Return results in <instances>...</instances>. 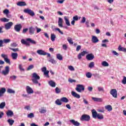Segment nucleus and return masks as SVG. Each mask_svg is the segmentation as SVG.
<instances>
[{"label":"nucleus","instance_id":"55","mask_svg":"<svg viewBox=\"0 0 126 126\" xmlns=\"http://www.w3.org/2000/svg\"><path fill=\"white\" fill-rule=\"evenodd\" d=\"M98 90L99 91V92H104V88L103 87H98Z\"/></svg>","mask_w":126,"mask_h":126},{"label":"nucleus","instance_id":"22","mask_svg":"<svg viewBox=\"0 0 126 126\" xmlns=\"http://www.w3.org/2000/svg\"><path fill=\"white\" fill-rule=\"evenodd\" d=\"M92 43H98L99 42V39H98V38L96 36H93L92 38Z\"/></svg>","mask_w":126,"mask_h":126},{"label":"nucleus","instance_id":"16","mask_svg":"<svg viewBox=\"0 0 126 126\" xmlns=\"http://www.w3.org/2000/svg\"><path fill=\"white\" fill-rule=\"evenodd\" d=\"M92 114L93 118H94V119H97L98 113H97V111H96L95 109H93V110H92Z\"/></svg>","mask_w":126,"mask_h":126},{"label":"nucleus","instance_id":"54","mask_svg":"<svg viewBox=\"0 0 126 126\" xmlns=\"http://www.w3.org/2000/svg\"><path fill=\"white\" fill-rule=\"evenodd\" d=\"M19 69L21 71H25L24 68H22V65L21 64H19Z\"/></svg>","mask_w":126,"mask_h":126},{"label":"nucleus","instance_id":"61","mask_svg":"<svg viewBox=\"0 0 126 126\" xmlns=\"http://www.w3.org/2000/svg\"><path fill=\"white\" fill-rule=\"evenodd\" d=\"M112 53L115 55V56H117V57H119V53H118L117 52H116L115 51H112Z\"/></svg>","mask_w":126,"mask_h":126},{"label":"nucleus","instance_id":"6","mask_svg":"<svg viewBox=\"0 0 126 126\" xmlns=\"http://www.w3.org/2000/svg\"><path fill=\"white\" fill-rule=\"evenodd\" d=\"M1 57L2 59H4V62L6 63H8V64H11L10 63V60L8 59V56L6 54H1Z\"/></svg>","mask_w":126,"mask_h":126},{"label":"nucleus","instance_id":"32","mask_svg":"<svg viewBox=\"0 0 126 126\" xmlns=\"http://www.w3.org/2000/svg\"><path fill=\"white\" fill-rule=\"evenodd\" d=\"M48 62H49V63H53V64H56V63H57V61L55 60V59L52 58L49 59Z\"/></svg>","mask_w":126,"mask_h":126},{"label":"nucleus","instance_id":"35","mask_svg":"<svg viewBox=\"0 0 126 126\" xmlns=\"http://www.w3.org/2000/svg\"><path fill=\"white\" fill-rule=\"evenodd\" d=\"M106 110H107L109 112H111L113 109L112 108V106L108 105L105 106Z\"/></svg>","mask_w":126,"mask_h":126},{"label":"nucleus","instance_id":"21","mask_svg":"<svg viewBox=\"0 0 126 126\" xmlns=\"http://www.w3.org/2000/svg\"><path fill=\"white\" fill-rule=\"evenodd\" d=\"M11 56L12 60H17V58H18V54L17 53H12Z\"/></svg>","mask_w":126,"mask_h":126},{"label":"nucleus","instance_id":"9","mask_svg":"<svg viewBox=\"0 0 126 126\" xmlns=\"http://www.w3.org/2000/svg\"><path fill=\"white\" fill-rule=\"evenodd\" d=\"M41 70L42 72H44V75H46V77H49V70H47V67H43L41 68Z\"/></svg>","mask_w":126,"mask_h":126},{"label":"nucleus","instance_id":"62","mask_svg":"<svg viewBox=\"0 0 126 126\" xmlns=\"http://www.w3.org/2000/svg\"><path fill=\"white\" fill-rule=\"evenodd\" d=\"M81 49V46L78 45L77 46L76 50L77 52H79V51Z\"/></svg>","mask_w":126,"mask_h":126},{"label":"nucleus","instance_id":"8","mask_svg":"<svg viewBox=\"0 0 126 126\" xmlns=\"http://www.w3.org/2000/svg\"><path fill=\"white\" fill-rule=\"evenodd\" d=\"M12 25H13V23L12 22L7 23L4 25V28L6 30H8L11 28Z\"/></svg>","mask_w":126,"mask_h":126},{"label":"nucleus","instance_id":"45","mask_svg":"<svg viewBox=\"0 0 126 126\" xmlns=\"http://www.w3.org/2000/svg\"><path fill=\"white\" fill-rule=\"evenodd\" d=\"M5 107V103L4 102H1L0 104V109H3Z\"/></svg>","mask_w":126,"mask_h":126},{"label":"nucleus","instance_id":"33","mask_svg":"<svg viewBox=\"0 0 126 126\" xmlns=\"http://www.w3.org/2000/svg\"><path fill=\"white\" fill-rule=\"evenodd\" d=\"M7 93H9V94H15V91L11 89H8L7 90Z\"/></svg>","mask_w":126,"mask_h":126},{"label":"nucleus","instance_id":"3","mask_svg":"<svg viewBox=\"0 0 126 126\" xmlns=\"http://www.w3.org/2000/svg\"><path fill=\"white\" fill-rule=\"evenodd\" d=\"M75 90L77 92H79L80 93H81L82 91H84V90H85V88L84 87V86H83V85L78 84L76 86Z\"/></svg>","mask_w":126,"mask_h":126},{"label":"nucleus","instance_id":"59","mask_svg":"<svg viewBox=\"0 0 126 126\" xmlns=\"http://www.w3.org/2000/svg\"><path fill=\"white\" fill-rule=\"evenodd\" d=\"M35 29L36 30L37 33H39V32L42 31V29L38 28V27H35Z\"/></svg>","mask_w":126,"mask_h":126},{"label":"nucleus","instance_id":"15","mask_svg":"<svg viewBox=\"0 0 126 126\" xmlns=\"http://www.w3.org/2000/svg\"><path fill=\"white\" fill-rule=\"evenodd\" d=\"M71 93V95H72V96H73V97H74V98H76L77 99H80V95L78 94L75 92L72 91Z\"/></svg>","mask_w":126,"mask_h":126},{"label":"nucleus","instance_id":"56","mask_svg":"<svg viewBox=\"0 0 126 126\" xmlns=\"http://www.w3.org/2000/svg\"><path fill=\"white\" fill-rule=\"evenodd\" d=\"M86 21V18H85V17H83L81 21V23H85Z\"/></svg>","mask_w":126,"mask_h":126},{"label":"nucleus","instance_id":"64","mask_svg":"<svg viewBox=\"0 0 126 126\" xmlns=\"http://www.w3.org/2000/svg\"><path fill=\"white\" fill-rule=\"evenodd\" d=\"M68 68L71 71H74V68L73 67V66H69Z\"/></svg>","mask_w":126,"mask_h":126},{"label":"nucleus","instance_id":"57","mask_svg":"<svg viewBox=\"0 0 126 126\" xmlns=\"http://www.w3.org/2000/svg\"><path fill=\"white\" fill-rule=\"evenodd\" d=\"M10 78L11 79H12L13 80H15V79H16V78H17V76H16L15 75L11 76H10Z\"/></svg>","mask_w":126,"mask_h":126},{"label":"nucleus","instance_id":"2","mask_svg":"<svg viewBox=\"0 0 126 126\" xmlns=\"http://www.w3.org/2000/svg\"><path fill=\"white\" fill-rule=\"evenodd\" d=\"M2 67H3V66H0V73L1 72L2 74H3V75L5 76L6 75H7V74L9 73V66H6L5 67V70H3L2 71H1V68H2Z\"/></svg>","mask_w":126,"mask_h":126},{"label":"nucleus","instance_id":"58","mask_svg":"<svg viewBox=\"0 0 126 126\" xmlns=\"http://www.w3.org/2000/svg\"><path fill=\"white\" fill-rule=\"evenodd\" d=\"M28 30H29L28 28L24 29L22 32L23 34H25V33H26Z\"/></svg>","mask_w":126,"mask_h":126},{"label":"nucleus","instance_id":"52","mask_svg":"<svg viewBox=\"0 0 126 126\" xmlns=\"http://www.w3.org/2000/svg\"><path fill=\"white\" fill-rule=\"evenodd\" d=\"M55 92H56V94H59L61 93V89H60L58 87L56 88Z\"/></svg>","mask_w":126,"mask_h":126},{"label":"nucleus","instance_id":"37","mask_svg":"<svg viewBox=\"0 0 126 126\" xmlns=\"http://www.w3.org/2000/svg\"><path fill=\"white\" fill-rule=\"evenodd\" d=\"M56 58L59 61H63V56L60 54H57Z\"/></svg>","mask_w":126,"mask_h":126},{"label":"nucleus","instance_id":"29","mask_svg":"<svg viewBox=\"0 0 126 126\" xmlns=\"http://www.w3.org/2000/svg\"><path fill=\"white\" fill-rule=\"evenodd\" d=\"M6 115L7 117H12L13 116V112L11 110H8L7 112H6Z\"/></svg>","mask_w":126,"mask_h":126},{"label":"nucleus","instance_id":"5","mask_svg":"<svg viewBox=\"0 0 126 126\" xmlns=\"http://www.w3.org/2000/svg\"><path fill=\"white\" fill-rule=\"evenodd\" d=\"M24 12L25 13H27V14H29V15H30L31 16H35V13L34 11L29 8L25 9L24 10Z\"/></svg>","mask_w":126,"mask_h":126},{"label":"nucleus","instance_id":"7","mask_svg":"<svg viewBox=\"0 0 126 126\" xmlns=\"http://www.w3.org/2000/svg\"><path fill=\"white\" fill-rule=\"evenodd\" d=\"M110 93L114 98H118V91L116 89H111Z\"/></svg>","mask_w":126,"mask_h":126},{"label":"nucleus","instance_id":"24","mask_svg":"<svg viewBox=\"0 0 126 126\" xmlns=\"http://www.w3.org/2000/svg\"><path fill=\"white\" fill-rule=\"evenodd\" d=\"M17 5H18L19 6H25L27 5V4H26V2L25 1H19L17 3Z\"/></svg>","mask_w":126,"mask_h":126},{"label":"nucleus","instance_id":"50","mask_svg":"<svg viewBox=\"0 0 126 126\" xmlns=\"http://www.w3.org/2000/svg\"><path fill=\"white\" fill-rule=\"evenodd\" d=\"M34 68V65L33 64H31L30 65H29L28 66V67L27 68V70H31V69Z\"/></svg>","mask_w":126,"mask_h":126},{"label":"nucleus","instance_id":"10","mask_svg":"<svg viewBox=\"0 0 126 126\" xmlns=\"http://www.w3.org/2000/svg\"><path fill=\"white\" fill-rule=\"evenodd\" d=\"M94 58H95V57L92 53L89 54L86 56V58L88 61H92V60L94 59Z\"/></svg>","mask_w":126,"mask_h":126},{"label":"nucleus","instance_id":"28","mask_svg":"<svg viewBox=\"0 0 126 126\" xmlns=\"http://www.w3.org/2000/svg\"><path fill=\"white\" fill-rule=\"evenodd\" d=\"M92 99L94 101V102H103V99L100 98L92 97Z\"/></svg>","mask_w":126,"mask_h":126},{"label":"nucleus","instance_id":"36","mask_svg":"<svg viewBox=\"0 0 126 126\" xmlns=\"http://www.w3.org/2000/svg\"><path fill=\"white\" fill-rule=\"evenodd\" d=\"M0 21H1V22H8L9 19H7L6 18H2L0 19Z\"/></svg>","mask_w":126,"mask_h":126},{"label":"nucleus","instance_id":"44","mask_svg":"<svg viewBox=\"0 0 126 126\" xmlns=\"http://www.w3.org/2000/svg\"><path fill=\"white\" fill-rule=\"evenodd\" d=\"M2 41L3 43H4V44H8V43H10V39H4Z\"/></svg>","mask_w":126,"mask_h":126},{"label":"nucleus","instance_id":"46","mask_svg":"<svg viewBox=\"0 0 126 126\" xmlns=\"http://www.w3.org/2000/svg\"><path fill=\"white\" fill-rule=\"evenodd\" d=\"M94 65H95V63H94V62H91L89 63V67H90V68H92V67H94Z\"/></svg>","mask_w":126,"mask_h":126},{"label":"nucleus","instance_id":"31","mask_svg":"<svg viewBox=\"0 0 126 126\" xmlns=\"http://www.w3.org/2000/svg\"><path fill=\"white\" fill-rule=\"evenodd\" d=\"M49 84L51 87H56V83L54 81L51 80L49 82Z\"/></svg>","mask_w":126,"mask_h":126},{"label":"nucleus","instance_id":"17","mask_svg":"<svg viewBox=\"0 0 126 126\" xmlns=\"http://www.w3.org/2000/svg\"><path fill=\"white\" fill-rule=\"evenodd\" d=\"M70 123L72 124V125H73V126H80V123H79L77 121H75V120H74L73 119L70 120Z\"/></svg>","mask_w":126,"mask_h":126},{"label":"nucleus","instance_id":"18","mask_svg":"<svg viewBox=\"0 0 126 126\" xmlns=\"http://www.w3.org/2000/svg\"><path fill=\"white\" fill-rule=\"evenodd\" d=\"M70 123L72 124V125H73V126H80V123H79L77 121H75V120H74L73 119L70 120Z\"/></svg>","mask_w":126,"mask_h":126},{"label":"nucleus","instance_id":"49","mask_svg":"<svg viewBox=\"0 0 126 126\" xmlns=\"http://www.w3.org/2000/svg\"><path fill=\"white\" fill-rule=\"evenodd\" d=\"M86 77H87L88 78H91L92 76V74H91V73L90 72H88L86 73Z\"/></svg>","mask_w":126,"mask_h":126},{"label":"nucleus","instance_id":"39","mask_svg":"<svg viewBox=\"0 0 126 126\" xmlns=\"http://www.w3.org/2000/svg\"><path fill=\"white\" fill-rule=\"evenodd\" d=\"M53 31H55V30L56 31H58V32H59V33H60V34H61L62 35H63V32H62V31H61V29H60L59 28H56V29H53Z\"/></svg>","mask_w":126,"mask_h":126},{"label":"nucleus","instance_id":"1","mask_svg":"<svg viewBox=\"0 0 126 126\" xmlns=\"http://www.w3.org/2000/svg\"><path fill=\"white\" fill-rule=\"evenodd\" d=\"M32 81L34 84H38L39 83L38 80H40V76L38 75L36 73H32Z\"/></svg>","mask_w":126,"mask_h":126},{"label":"nucleus","instance_id":"13","mask_svg":"<svg viewBox=\"0 0 126 126\" xmlns=\"http://www.w3.org/2000/svg\"><path fill=\"white\" fill-rule=\"evenodd\" d=\"M87 54H88V52L85 51H84L81 53H79V55H78V60H81L82 57H84V56H85V55H87Z\"/></svg>","mask_w":126,"mask_h":126},{"label":"nucleus","instance_id":"26","mask_svg":"<svg viewBox=\"0 0 126 126\" xmlns=\"http://www.w3.org/2000/svg\"><path fill=\"white\" fill-rule=\"evenodd\" d=\"M64 19L65 20L66 25H67V26H70V23H69V20H68L67 17H64Z\"/></svg>","mask_w":126,"mask_h":126},{"label":"nucleus","instance_id":"38","mask_svg":"<svg viewBox=\"0 0 126 126\" xmlns=\"http://www.w3.org/2000/svg\"><path fill=\"white\" fill-rule=\"evenodd\" d=\"M7 123H8L10 126H12L14 124V120L11 119H8L7 120Z\"/></svg>","mask_w":126,"mask_h":126},{"label":"nucleus","instance_id":"40","mask_svg":"<svg viewBox=\"0 0 126 126\" xmlns=\"http://www.w3.org/2000/svg\"><path fill=\"white\" fill-rule=\"evenodd\" d=\"M98 120H103L104 116L102 114H98L97 116L96 117Z\"/></svg>","mask_w":126,"mask_h":126},{"label":"nucleus","instance_id":"30","mask_svg":"<svg viewBox=\"0 0 126 126\" xmlns=\"http://www.w3.org/2000/svg\"><path fill=\"white\" fill-rule=\"evenodd\" d=\"M27 41H28V42H30V43H31L32 44H33V45H36V42L35 40H32V39L29 38H27Z\"/></svg>","mask_w":126,"mask_h":126},{"label":"nucleus","instance_id":"23","mask_svg":"<svg viewBox=\"0 0 126 126\" xmlns=\"http://www.w3.org/2000/svg\"><path fill=\"white\" fill-rule=\"evenodd\" d=\"M6 91V89H5V88H2L0 90V97H2V96H3V94L5 93Z\"/></svg>","mask_w":126,"mask_h":126},{"label":"nucleus","instance_id":"11","mask_svg":"<svg viewBox=\"0 0 126 126\" xmlns=\"http://www.w3.org/2000/svg\"><path fill=\"white\" fill-rule=\"evenodd\" d=\"M22 28V26L21 25V24L16 25L14 26V30L16 32H20V30H21Z\"/></svg>","mask_w":126,"mask_h":126},{"label":"nucleus","instance_id":"60","mask_svg":"<svg viewBox=\"0 0 126 126\" xmlns=\"http://www.w3.org/2000/svg\"><path fill=\"white\" fill-rule=\"evenodd\" d=\"M122 83L123 84H126V76H124V78L122 80Z\"/></svg>","mask_w":126,"mask_h":126},{"label":"nucleus","instance_id":"63","mask_svg":"<svg viewBox=\"0 0 126 126\" xmlns=\"http://www.w3.org/2000/svg\"><path fill=\"white\" fill-rule=\"evenodd\" d=\"M73 19L75 21H77L78 20V16H75L73 17Z\"/></svg>","mask_w":126,"mask_h":126},{"label":"nucleus","instance_id":"41","mask_svg":"<svg viewBox=\"0 0 126 126\" xmlns=\"http://www.w3.org/2000/svg\"><path fill=\"white\" fill-rule=\"evenodd\" d=\"M102 66H109V63L106 61H103L101 63Z\"/></svg>","mask_w":126,"mask_h":126},{"label":"nucleus","instance_id":"4","mask_svg":"<svg viewBox=\"0 0 126 126\" xmlns=\"http://www.w3.org/2000/svg\"><path fill=\"white\" fill-rule=\"evenodd\" d=\"M80 120L82 122H89L90 121V116L87 114H84L80 118Z\"/></svg>","mask_w":126,"mask_h":126},{"label":"nucleus","instance_id":"42","mask_svg":"<svg viewBox=\"0 0 126 126\" xmlns=\"http://www.w3.org/2000/svg\"><path fill=\"white\" fill-rule=\"evenodd\" d=\"M67 40L68 42H69V44H71L72 45H73V41H72V38L70 37H68L67 38Z\"/></svg>","mask_w":126,"mask_h":126},{"label":"nucleus","instance_id":"20","mask_svg":"<svg viewBox=\"0 0 126 126\" xmlns=\"http://www.w3.org/2000/svg\"><path fill=\"white\" fill-rule=\"evenodd\" d=\"M63 20L62 18L60 17L59 18V20H58V26H59V27H61V28H62L63 27Z\"/></svg>","mask_w":126,"mask_h":126},{"label":"nucleus","instance_id":"51","mask_svg":"<svg viewBox=\"0 0 126 126\" xmlns=\"http://www.w3.org/2000/svg\"><path fill=\"white\" fill-rule=\"evenodd\" d=\"M28 118H30V119H32V118H34V113H31L30 114H28Z\"/></svg>","mask_w":126,"mask_h":126},{"label":"nucleus","instance_id":"47","mask_svg":"<svg viewBox=\"0 0 126 126\" xmlns=\"http://www.w3.org/2000/svg\"><path fill=\"white\" fill-rule=\"evenodd\" d=\"M55 103L56 104V105H58V106H61V105H62V103L61 102V101L59 99H57L56 100Z\"/></svg>","mask_w":126,"mask_h":126},{"label":"nucleus","instance_id":"19","mask_svg":"<svg viewBox=\"0 0 126 126\" xmlns=\"http://www.w3.org/2000/svg\"><path fill=\"white\" fill-rule=\"evenodd\" d=\"M29 29L30 35H33L35 34V28H34L33 27H31Z\"/></svg>","mask_w":126,"mask_h":126},{"label":"nucleus","instance_id":"53","mask_svg":"<svg viewBox=\"0 0 126 126\" xmlns=\"http://www.w3.org/2000/svg\"><path fill=\"white\" fill-rule=\"evenodd\" d=\"M9 50H11V51H13V52H18L19 51V49L18 48H9Z\"/></svg>","mask_w":126,"mask_h":126},{"label":"nucleus","instance_id":"25","mask_svg":"<svg viewBox=\"0 0 126 126\" xmlns=\"http://www.w3.org/2000/svg\"><path fill=\"white\" fill-rule=\"evenodd\" d=\"M60 101L61 102H63V103H68L69 102L68 99L65 97H62L60 99Z\"/></svg>","mask_w":126,"mask_h":126},{"label":"nucleus","instance_id":"12","mask_svg":"<svg viewBox=\"0 0 126 126\" xmlns=\"http://www.w3.org/2000/svg\"><path fill=\"white\" fill-rule=\"evenodd\" d=\"M26 92L28 94H33V93H34V91L29 86H27Z\"/></svg>","mask_w":126,"mask_h":126},{"label":"nucleus","instance_id":"48","mask_svg":"<svg viewBox=\"0 0 126 126\" xmlns=\"http://www.w3.org/2000/svg\"><path fill=\"white\" fill-rule=\"evenodd\" d=\"M3 13L5 15H8V14H9V10L5 9L3 11Z\"/></svg>","mask_w":126,"mask_h":126},{"label":"nucleus","instance_id":"27","mask_svg":"<svg viewBox=\"0 0 126 126\" xmlns=\"http://www.w3.org/2000/svg\"><path fill=\"white\" fill-rule=\"evenodd\" d=\"M118 50L120 52H124L125 53H126V48L122 47V45H120L118 47Z\"/></svg>","mask_w":126,"mask_h":126},{"label":"nucleus","instance_id":"14","mask_svg":"<svg viewBox=\"0 0 126 126\" xmlns=\"http://www.w3.org/2000/svg\"><path fill=\"white\" fill-rule=\"evenodd\" d=\"M36 53L40 56H46V55H47V52L43 50H37Z\"/></svg>","mask_w":126,"mask_h":126},{"label":"nucleus","instance_id":"34","mask_svg":"<svg viewBox=\"0 0 126 126\" xmlns=\"http://www.w3.org/2000/svg\"><path fill=\"white\" fill-rule=\"evenodd\" d=\"M56 35L54 33H52L51 34V40L52 41V42H55V40H56Z\"/></svg>","mask_w":126,"mask_h":126},{"label":"nucleus","instance_id":"43","mask_svg":"<svg viewBox=\"0 0 126 126\" xmlns=\"http://www.w3.org/2000/svg\"><path fill=\"white\" fill-rule=\"evenodd\" d=\"M39 113H40V114H45V113H47V110L46 109L41 108L39 109Z\"/></svg>","mask_w":126,"mask_h":126}]
</instances>
